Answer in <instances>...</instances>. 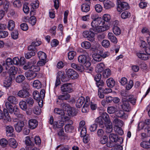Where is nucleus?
<instances>
[{
    "label": "nucleus",
    "mask_w": 150,
    "mask_h": 150,
    "mask_svg": "<svg viewBox=\"0 0 150 150\" xmlns=\"http://www.w3.org/2000/svg\"><path fill=\"white\" fill-rule=\"evenodd\" d=\"M104 23L105 22L103 21V19L100 18L93 20L91 23L92 28L90 29V30H92L96 34L106 31L109 28V27L107 25L100 26Z\"/></svg>",
    "instance_id": "obj_1"
},
{
    "label": "nucleus",
    "mask_w": 150,
    "mask_h": 150,
    "mask_svg": "<svg viewBox=\"0 0 150 150\" xmlns=\"http://www.w3.org/2000/svg\"><path fill=\"white\" fill-rule=\"evenodd\" d=\"M144 51L146 54L144 53L138 52L136 53L138 57L143 60H146L149 57V55H150V48L146 47L144 49Z\"/></svg>",
    "instance_id": "obj_2"
},
{
    "label": "nucleus",
    "mask_w": 150,
    "mask_h": 150,
    "mask_svg": "<svg viewBox=\"0 0 150 150\" xmlns=\"http://www.w3.org/2000/svg\"><path fill=\"white\" fill-rule=\"evenodd\" d=\"M109 137L110 140L115 142H117V144H121L123 142V138L119 137L117 134H110Z\"/></svg>",
    "instance_id": "obj_3"
},
{
    "label": "nucleus",
    "mask_w": 150,
    "mask_h": 150,
    "mask_svg": "<svg viewBox=\"0 0 150 150\" xmlns=\"http://www.w3.org/2000/svg\"><path fill=\"white\" fill-rule=\"evenodd\" d=\"M33 138H30L29 137H25V143L26 145L25 148L26 150H31L34 147V144L33 143Z\"/></svg>",
    "instance_id": "obj_4"
},
{
    "label": "nucleus",
    "mask_w": 150,
    "mask_h": 150,
    "mask_svg": "<svg viewBox=\"0 0 150 150\" xmlns=\"http://www.w3.org/2000/svg\"><path fill=\"white\" fill-rule=\"evenodd\" d=\"M122 102V104L121 105V106L123 110L126 112L130 111L131 110V106L127 99L123 98Z\"/></svg>",
    "instance_id": "obj_5"
},
{
    "label": "nucleus",
    "mask_w": 150,
    "mask_h": 150,
    "mask_svg": "<svg viewBox=\"0 0 150 150\" xmlns=\"http://www.w3.org/2000/svg\"><path fill=\"white\" fill-rule=\"evenodd\" d=\"M90 31H86L83 32V37L87 38L88 40L93 42L94 40V33L90 30Z\"/></svg>",
    "instance_id": "obj_6"
},
{
    "label": "nucleus",
    "mask_w": 150,
    "mask_h": 150,
    "mask_svg": "<svg viewBox=\"0 0 150 150\" xmlns=\"http://www.w3.org/2000/svg\"><path fill=\"white\" fill-rule=\"evenodd\" d=\"M61 89L62 92L69 93L72 90V85L70 83L64 84L61 86Z\"/></svg>",
    "instance_id": "obj_7"
},
{
    "label": "nucleus",
    "mask_w": 150,
    "mask_h": 150,
    "mask_svg": "<svg viewBox=\"0 0 150 150\" xmlns=\"http://www.w3.org/2000/svg\"><path fill=\"white\" fill-rule=\"evenodd\" d=\"M67 76L72 79H76L79 76L78 73L72 69H69L66 71Z\"/></svg>",
    "instance_id": "obj_8"
},
{
    "label": "nucleus",
    "mask_w": 150,
    "mask_h": 150,
    "mask_svg": "<svg viewBox=\"0 0 150 150\" xmlns=\"http://www.w3.org/2000/svg\"><path fill=\"white\" fill-rule=\"evenodd\" d=\"M120 2V1H119ZM129 8L128 4L125 2H118L117 10L118 12H121Z\"/></svg>",
    "instance_id": "obj_9"
},
{
    "label": "nucleus",
    "mask_w": 150,
    "mask_h": 150,
    "mask_svg": "<svg viewBox=\"0 0 150 150\" xmlns=\"http://www.w3.org/2000/svg\"><path fill=\"white\" fill-rule=\"evenodd\" d=\"M3 112L2 111L0 110V120L3 118L4 116V119L5 120H6L8 121H11V118L7 110L5 108L4 109Z\"/></svg>",
    "instance_id": "obj_10"
},
{
    "label": "nucleus",
    "mask_w": 150,
    "mask_h": 150,
    "mask_svg": "<svg viewBox=\"0 0 150 150\" xmlns=\"http://www.w3.org/2000/svg\"><path fill=\"white\" fill-rule=\"evenodd\" d=\"M24 125V122L23 121H19L15 125V129L17 132H20L22 130Z\"/></svg>",
    "instance_id": "obj_11"
},
{
    "label": "nucleus",
    "mask_w": 150,
    "mask_h": 150,
    "mask_svg": "<svg viewBox=\"0 0 150 150\" xmlns=\"http://www.w3.org/2000/svg\"><path fill=\"white\" fill-rule=\"evenodd\" d=\"M17 68L14 67H11L9 69V77L11 78L12 79H14L15 78V76L17 74Z\"/></svg>",
    "instance_id": "obj_12"
},
{
    "label": "nucleus",
    "mask_w": 150,
    "mask_h": 150,
    "mask_svg": "<svg viewBox=\"0 0 150 150\" xmlns=\"http://www.w3.org/2000/svg\"><path fill=\"white\" fill-rule=\"evenodd\" d=\"M18 95L20 97L25 98L28 97L30 95V94L28 91L22 89L19 91Z\"/></svg>",
    "instance_id": "obj_13"
},
{
    "label": "nucleus",
    "mask_w": 150,
    "mask_h": 150,
    "mask_svg": "<svg viewBox=\"0 0 150 150\" xmlns=\"http://www.w3.org/2000/svg\"><path fill=\"white\" fill-rule=\"evenodd\" d=\"M28 124L29 127L32 129H33L37 127L38 122L35 119H31L29 121Z\"/></svg>",
    "instance_id": "obj_14"
},
{
    "label": "nucleus",
    "mask_w": 150,
    "mask_h": 150,
    "mask_svg": "<svg viewBox=\"0 0 150 150\" xmlns=\"http://www.w3.org/2000/svg\"><path fill=\"white\" fill-rule=\"evenodd\" d=\"M13 60L11 58H7L6 60V62H4L2 64L4 68L5 67V69L8 70L9 67V66L13 64Z\"/></svg>",
    "instance_id": "obj_15"
},
{
    "label": "nucleus",
    "mask_w": 150,
    "mask_h": 150,
    "mask_svg": "<svg viewBox=\"0 0 150 150\" xmlns=\"http://www.w3.org/2000/svg\"><path fill=\"white\" fill-rule=\"evenodd\" d=\"M103 4L104 8L106 9L111 8L115 6L114 4L112 2L109 0L104 1Z\"/></svg>",
    "instance_id": "obj_16"
},
{
    "label": "nucleus",
    "mask_w": 150,
    "mask_h": 150,
    "mask_svg": "<svg viewBox=\"0 0 150 150\" xmlns=\"http://www.w3.org/2000/svg\"><path fill=\"white\" fill-rule=\"evenodd\" d=\"M25 75L28 79L30 80L33 79L37 76V74L29 71L28 72H25Z\"/></svg>",
    "instance_id": "obj_17"
},
{
    "label": "nucleus",
    "mask_w": 150,
    "mask_h": 150,
    "mask_svg": "<svg viewBox=\"0 0 150 150\" xmlns=\"http://www.w3.org/2000/svg\"><path fill=\"white\" fill-rule=\"evenodd\" d=\"M95 123L96 124L99 125V126L101 128H104V122L103 121V119L102 116H99L96 118L95 120Z\"/></svg>",
    "instance_id": "obj_18"
},
{
    "label": "nucleus",
    "mask_w": 150,
    "mask_h": 150,
    "mask_svg": "<svg viewBox=\"0 0 150 150\" xmlns=\"http://www.w3.org/2000/svg\"><path fill=\"white\" fill-rule=\"evenodd\" d=\"M102 118L104 121V124L105 125L111 124V122L108 115L106 113H104L102 115Z\"/></svg>",
    "instance_id": "obj_19"
},
{
    "label": "nucleus",
    "mask_w": 150,
    "mask_h": 150,
    "mask_svg": "<svg viewBox=\"0 0 150 150\" xmlns=\"http://www.w3.org/2000/svg\"><path fill=\"white\" fill-rule=\"evenodd\" d=\"M7 100L10 103L13 104H16L18 102V99L15 96H10L8 97Z\"/></svg>",
    "instance_id": "obj_20"
},
{
    "label": "nucleus",
    "mask_w": 150,
    "mask_h": 150,
    "mask_svg": "<svg viewBox=\"0 0 150 150\" xmlns=\"http://www.w3.org/2000/svg\"><path fill=\"white\" fill-rule=\"evenodd\" d=\"M8 144L10 146L13 148H16L18 144L16 140L13 138H11L8 140Z\"/></svg>",
    "instance_id": "obj_21"
},
{
    "label": "nucleus",
    "mask_w": 150,
    "mask_h": 150,
    "mask_svg": "<svg viewBox=\"0 0 150 150\" xmlns=\"http://www.w3.org/2000/svg\"><path fill=\"white\" fill-rule=\"evenodd\" d=\"M85 101V98L83 96L80 97L77 100L76 103V106L77 108H80L82 105Z\"/></svg>",
    "instance_id": "obj_22"
},
{
    "label": "nucleus",
    "mask_w": 150,
    "mask_h": 150,
    "mask_svg": "<svg viewBox=\"0 0 150 150\" xmlns=\"http://www.w3.org/2000/svg\"><path fill=\"white\" fill-rule=\"evenodd\" d=\"M104 68V64L103 63H100L97 65L96 68V71L97 73H100L103 71Z\"/></svg>",
    "instance_id": "obj_23"
},
{
    "label": "nucleus",
    "mask_w": 150,
    "mask_h": 150,
    "mask_svg": "<svg viewBox=\"0 0 150 150\" xmlns=\"http://www.w3.org/2000/svg\"><path fill=\"white\" fill-rule=\"evenodd\" d=\"M5 105L8 112L12 114L13 113L14 109L13 106L9 102H6L5 103Z\"/></svg>",
    "instance_id": "obj_24"
},
{
    "label": "nucleus",
    "mask_w": 150,
    "mask_h": 150,
    "mask_svg": "<svg viewBox=\"0 0 150 150\" xmlns=\"http://www.w3.org/2000/svg\"><path fill=\"white\" fill-rule=\"evenodd\" d=\"M5 129L6 134L8 136H11L10 134L9 135L8 134H12L14 130V128L13 127L10 125L6 126Z\"/></svg>",
    "instance_id": "obj_25"
},
{
    "label": "nucleus",
    "mask_w": 150,
    "mask_h": 150,
    "mask_svg": "<svg viewBox=\"0 0 150 150\" xmlns=\"http://www.w3.org/2000/svg\"><path fill=\"white\" fill-rule=\"evenodd\" d=\"M87 60L86 56L84 55H81L78 57L79 62L82 64H83Z\"/></svg>",
    "instance_id": "obj_26"
},
{
    "label": "nucleus",
    "mask_w": 150,
    "mask_h": 150,
    "mask_svg": "<svg viewBox=\"0 0 150 150\" xmlns=\"http://www.w3.org/2000/svg\"><path fill=\"white\" fill-rule=\"evenodd\" d=\"M108 39L112 42L115 44L117 42V40L116 37L113 34L111 33H109L108 34Z\"/></svg>",
    "instance_id": "obj_27"
},
{
    "label": "nucleus",
    "mask_w": 150,
    "mask_h": 150,
    "mask_svg": "<svg viewBox=\"0 0 150 150\" xmlns=\"http://www.w3.org/2000/svg\"><path fill=\"white\" fill-rule=\"evenodd\" d=\"M25 77L22 74L18 75L15 78V80L17 83H21L23 82L25 79Z\"/></svg>",
    "instance_id": "obj_28"
},
{
    "label": "nucleus",
    "mask_w": 150,
    "mask_h": 150,
    "mask_svg": "<svg viewBox=\"0 0 150 150\" xmlns=\"http://www.w3.org/2000/svg\"><path fill=\"white\" fill-rule=\"evenodd\" d=\"M13 79L9 77L7 80L4 81L3 86L5 87H9L11 85Z\"/></svg>",
    "instance_id": "obj_29"
},
{
    "label": "nucleus",
    "mask_w": 150,
    "mask_h": 150,
    "mask_svg": "<svg viewBox=\"0 0 150 150\" xmlns=\"http://www.w3.org/2000/svg\"><path fill=\"white\" fill-rule=\"evenodd\" d=\"M106 83L108 86L110 88H112L115 84V81L114 79L111 78H110L106 81Z\"/></svg>",
    "instance_id": "obj_30"
},
{
    "label": "nucleus",
    "mask_w": 150,
    "mask_h": 150,
    "mask_svg": "<svg viewBox=\"0 0 150 150\" xmlns=\"http://www.w3.org/2000/svg\"><path fill=\"white\" fill-rule=\"evenodd\" d=\"M38 56L40 60H46V54L42 52H38Z\"/></svg>",
    "instance_id": "obj_31"
},
{
    "label": "nucleus",
    "mask_w": 150,
    "mask_h": 150,
    "mask_svg": "<svg viewBox=\"0 0 150 150\" xmlns=\"http://www.w3.org/2000/svg\"><path fill=\"white\" fill-rule=\"evenodd\" d=\"M54 112L56 114L61 115L62 117H64V112L63 110L62 109H60L58 108H55L54 110ZM64 118H66L65 117H64Z\"/></svg>",
    "instance_id": "obj_32"
},
{
    "label": "nucleus",
    "mask_w": 150,
    "mask_h": 150,
    "mask_svg": "<svg viewBox=\"0 0 150 150\" xmlns=\"http://www.w3.org/2000/svg\"><path fill=\"white\" fill-rule=\"evenodd\" d=\"M115 126L116 127H121L123 125V122L120 119L117 118H115L113 121Z\"/></svg>",
    "instance_id": "obj_33"
},
{
    "label": "nucleus",
    "mask_w": 150,
    "mask_h": 150,
    "mask_svg": "<svg viewBox=\"0 0 150 150\" xmlns=\"http://www.w3.org/2000/svg\"><path fill=\"white\" fill-rule=\"evenodd\" d=\"M125 112L124 110H120L117 112H115V116L120 118H125Z\"/></svg>",
    "instance_id": "obj_34"
},
{
    "label": "nucleus",
    "mask_w": 150,
    "mask_h": 150,
    "mask_svg": "<svg viewBox=\"0 0 150 150\" xmlns=\"http://www.w3.org/2000/svg\"><path fill=\"white\" fill-rule=\"evenodd\" d=\"M20 108L23 110H26L27 108V103L25 101L22 100L19 103Z\"/></svg>",
    "instance_id": "obj_35"
},
{
    "label": "nucleus",
    "mask_w": 150,
    "mask_h": 150,
    "mask_svg": "<svg viewBox=\"0 0 150 150\" xmlns=\"http://www.w3.org/2000/svg\"><path fill=\"white\" fill-rule=\"evenodd\" d=\"M90 9V6L89 5L83 4L81 5V9L82 11L87 12L89 11Z\"/></svg>",
    "instance_id": "obj_36"
},
{
    "label": "nucleus",
    "mask_w": 150,
    "mask_h": 150,
    "mask_svg": "<svg viewBox=\"0 0 150 150\" xmlns=\"http://www.w3.org/2000/svg\"><path fill=\"white\" fill-rule=\"evenodd\" d=\"M15 22L12 20H10L8 22V28L9 30H12L15 27Z\"/></svg>",
    "instance_id": "obj_37"
},
{
    "label": "nucleus",
    "mask_w": 150,
    "mask_h": 150,
    "mask_svg": "<svg viewBox=\"0 0 150 150\" xmlns=\"http://www.w3.org/2000/svg\"><path fill=\"white\" fill-rule=\"evenodd\" d=\"M37 52V51H29L27 53L25 54V57L27 59H29L32 57L34 56Z\"/></svg>",
    "instance_id": "obj_38"
},
{
    "label": "nucleus",
    "mask_w": 150,
    "mask_h": 150,
    "mask_svg": "<svg viewBox=\"0 0 150 150\" xmlns=\"http://www.w3.org/2000/svg\"><path fill=\"white\" fill-rule=\"evenodd\" d=\"M13 111L14 114L16 117L20 118H23V115L20 113L19 110L16 107V108H14V110Z\"/></svg>",
    "instance_id": "obj_39"
},
{
    "label": "nucleus",
    "mask_w": 150,
    "mask_h": 150,
    "mask_svg": "<svg viewBox=\"0 0 150 150\" xmlns=\"http://www.w3.org/2000/svg\"><path fill=\"white\" fill-rule=\"evenodd\" d=\"M127 99L129 102H130L133 105H134L136 103V99L134 98V96L132 95H129L128 98H127Z\"/></svg>",
    "instance_id": "obj_40"
},
{
    "label": "nucleus",
    "mask_w": 150,
    "mask_h": 150,
    "mask_svg": "<svg viewBox=\"0 0 150 150\" xmlns=\"http://www.w3.org/2000/svg\"><path fill=\"white\" fill-rule=\"evenodd\" d=\"M105 127L106 132L107 133H110L112 131V123L111 124L105 125Z\"/></svg>",
    "instance_id": "obj_41"
},
{
    "label": "nucleus",
    "mask_w": 150,
    "mask_h": 150,
    "mask_svg": "<svg viewBox=\"0 0 150 150\" xmlns=\"http://www.w3.org/2000/svg\"><path fill=\"white\" fill-rule=\"evenodd\" d=\"M92 57L93 59L96 61L100 62L102 60V56L101 55L95 53L93 54Z\"/></svg>",
    "instance_id": "obj_42"
},
{
    "label": "nucleus",
    "mask_w": 150,
    "mask_h": 150,
    "mask_svg": "<svg viewBox=\"0 0 150 150\" xmlns=\"http://www.w3.org/2000/svg\"><path fill=\"white\" fill-rule=\"evenodd\" d=\"M81 47L86 49H89L91 46V43L88 41H84L82 42L81 44Z\"/></svg>",
    "instance_id": "obj_43"
},
{
    "label": "nucleus",
    "mask_w": 150,
    "mask_h": 150,
    "mask_svg": "<svg viewBox=\"0 0 150 150\" xmlns=\"http://www.w3.org/2000/svg\"><path fill=\"white\" fill-rule=\"evenodd\" d=\"M33 86L37 89H39L41 87L42 84L39 81L36 80L33 82Z\"/></svg>",
    "instance_id": "obj_44"
},
{
    "label": "nucleus",
    "mask_w": 150,
    "mask_h": 150,
    "mask_svg": "<svg viewBox=\"0 0 150 150\" xmlns=\"http://www.w3.org/2000/svg\"><path fill=\"white\" fill-rule=\"evenodd\" d=\"M61 107L64 110L67 111L69 109H70L71 107L67 103H63L61 105Z\"/></svg>",
    "instance_id": "obj_45"
},
{
    "label": "nucleus",
    "mask_w": 150,
    "mask_h": 150,
    "mask_svg": "<svg viewBox=\"0 0 150 150\" xmlns=\"http://www.w3.org/2000/svg\"><path fill=\"white\" fill-rule=\"evenodd\" d=\"M34 98L36 100H39L41 99V97L39 92L37 91H35L33 93Z\"/></svg>",
    "instance_id": "obj_46"
},
{
    "label": "nucleus",
    "mask_w": 150,
    "mask_h": 150,
    "mask_svg": "<svg viewBox=\"0 0 150 150\" xmlns=\"http://www.w3.org/2000/svg\"><path fill=\"white\" fill-rule=\"evenodd\" d=\"M70 95L69 94H66L60 95L58 97V99L62 100H66L70 98Z\"/></svg>",
    "instance_id": "obj_47"
},
{
    "label": "nucleus",
    "mask_w": 150,
    "mask_h": 150,
    "mask_svg": "<svg viewBox=\"0 0 150 150\" xmlns=\"http://www.w3.org/2000/svg\"><path fill=\"white\" fill-rule=\"evenodd\" d=\"M72 124H73V122L71 121L70 124H67L65 125V129L66 132L71 130L74 129L73 127L71 125Z\"/></svg>",
    "instance_id": "obj_48"
},
{
    "label": "nucleus",
    "mask_w": 150,
    "mask_h": 150,
    "mask_svg": "<svg viewBox=\"0 0 150 150\" xmlns=\"http://www.w3.org/2000/svg\"><path fill=\"white\" fill-rule=\"evenodd\" d=\"M67 112L70 116H74L76 114L75 109L74 108H71V107L70 109H69Z\"/></svg>",
    "instance_id": "obj_49"
},
{
    "label": "nucleus",
    "mask_w": 150,
    "mask_h": 150,
    "mask_svg": "<svg viewBox=\"0 0 150 150\" xmlns=\"http://www.w3.org/2000/svg\"><path fill=\"white\" fill-rule=\"evenodd\" d=\"M61 80L63 82H67L69 80V77L68 76L64 74L63 73L59 75Z\"/></svg>",
    "instance_id": "obj_50"
},
{
    "label": "nucleus",
    "mask_w": 150,
    "mask_h": 150,
    "mask_svg": "<svg viewBox=\"0 0 150 150\" xmlns=\"http://www.w3.org/2000/svg\"><path fill=\"white\" fill-rule=\"evenodd\" d=\"M26 103L28 105L29 107H32L33 106L34 104V100L33 99L30 97H29L27 98L25 100Z\"/></svg>",
    "instance_id": "obj_51"
},
{
    "label": "nucleus",
    "mask_w": 150,
    "mask_h": 150,
    "mask_svg": "<svg viewBox=\"0 0 150 150\" xmlns=\"http://www.w3.org/2000/svg\"><path fill=\"white\" fill-rule=\"evenodd\" d=\"M113 31L115 34L118 35L120 34L121 30L120 28L117 26H114L113 28Z\"/></svg>",
    "instance_id": "obj_52"
},
{
    "label": "nucleus",
    "mask_w": 150,
    "mask_h": 150,
    "mask_svg": "<svg viewBox=\"0 0 150 150\" xmlns=\"http://www.w3.org/2000/svg\"><path fill=\"white\" fill-rule=\"evenodd\" d=\"M111 74V71L109 69H105L103 73V76L105 78H108L110 76Z\"/></svg>",
    "instance_id": "obj_53"
},
{
    "label": "nucleus",
    "mask_w": 150,
    "mask_h": 150,
    "mask_svg": "<svg viewBox=\"0 0 150 150\" xmlns=\"http://www.w3.org/2000/svg\"><path fill=\"white\" fill-rule=\"evenodd\" d=\"M141 146L144 148H150V143L147 141H143L140 144Z\"/></svg>",
    "instance_id": "obj_54"
},
{
    "label": "nucleus",
    "mask_w": 150,
    "mask_h": 150,
    "mask_svg": "<svg viewBox=\"0 0 150 150\" xmlns=\"http://www.w3.org/2000/svg\"><path fill=\"white\" fill-rule=\"evenodd\" d=\"M130 13L127 11H125L123 12L122 13L121 15V17L122 18L124 19L129 18L130 17Z\"/></svg>",
    "instance_id": "obj_55"
},
{
    "label": "nucleus",
    "mask_w": 150,
    "mask_h": 150,
    "mask_svg": "<svg viewBox=\"0 0 150 150\" xmlns=\"http://www.w3.org/2000/svg\"><path fill=\"white\" fill-rule=\"evenodd\" d=\"M40 69V67L38 66L37 65V66L32 65L30 66V71L33 72H35L39 71Z\"/></svg>",
    "instance_id": "obj_56"
},
{
    "label": "nucleus",
    "mask_w": 150,
    "mask_h": 150,
    "mask_svg": "<svg viewBox=\"0 0 150 150\" xmlns=\"http://www.w3.org/2000/svg\"><path fill=\"white\" fill-rule=\"evenodd\" d=\"M54 127L57 128H60L63 126L64 122L62 121H59L58 122H54Z\"/></svg>",
    "instance_id": "obj_57"
},
{
    "label": "nucleus",
    "mask_w": 150,
    "mask_h": 150,
    "mask_svg": "<svg viewBox=\"0 0 150 150\" xmlns=\"http://www.w3.org/2000/svg\"><path fill=\"white\" fill-rule=\"evenodd\" d=\"M8 143V142L5 138H2L0 140V144L3 147H6Z\"/></svg>",
    "instance_id": "obj_58"
},
{
    "label": "nucleus",
    "mask_w": 150,
    "mask_h": 150,
    "mask_svg": "<svg viewBox=\"0 0 150 150\" xmlns=\"http://www.w3.org/2000/svg\"><path fill=\"white\" fill-rule=\"evenodd\" d=\"M116 108L113 106L108 107L107 108V112L109 114H113L116 112Z\"/></svg>",
    "instance_id": "obj_59"
},
{
    "label": "nucleus",
    "mask_w": 150,
    "mask_h": 150,
    "mask_svg": "<svg viewBox=\"0 0 150 150\" xmlns=\"http://www.w3.org/2000/svg\"><path fill=\"white\" fill-rule=\"evenodd\" d=\"M103 21L104 22H109L111 19V17L110 15L108 14H105L104 15L103 17Z\"/></svg>",
    "instance_id": "obj_60"
},
{
    "label": "nucleus",
    "mask_w": 150,
    "mask_h": 150,
    "mask_svg": "<svg viewBox=\"0 0 150 150\" xmlns=\"http://www.w3.org/2000/svg\"><path fill=\"white\" fill-rule=\"evenodd\" d=\"M108 138L107 136L104 135L101 137L100 140V142L102 144H105L108 142Z\"/></svg>",
    "instance_id": "obj_61"
},
{
    "label": "nucleus",
    "mask_w": 150,
    "mask_h": 150,
    "mask_svg": "<svg viewBox=\"0 0 150 150\" xmlns=\"http://www.w3.org/2000/svg\"><path fill=\"white\" fill-rule=\"evenodd\" d=\"M76 55V52L74 51H71L68 54V58L70 60H72Z\"/></svg>",
    "instance_id": "obj_62"
},
{
    "label": "nucleus",
    "mask_w": 150,
    "mask_h": 150,
    "mask_svg": "<svg viewBox=\"0 0 150 150\" xmlns=\"http://www.w3.org/2000/svg\"><path fill=\"white\" fill-rule=\"evenodd\" d=\"M8 35V33L7 31H0V38H4L7 37Z\"/></svg>",
    "instance_id": "obj_63"
},
{
    "label": "nucleus",
    "mask_w": 150,
    "mask_h": 150,
    "mask_svg": "<svg viewBox=\"0 0 150 150\" xmlns=\"http://www.w3.org/2000/svg\"><path fill=\"white\" fill-rule=\"evenodd\" d=\"M102 45L105 48H108L110 45V42L108 40H105L102 42Z\"/></svg>",
    "instance_id": "obj_64"
}]
</instances>
